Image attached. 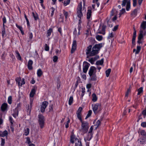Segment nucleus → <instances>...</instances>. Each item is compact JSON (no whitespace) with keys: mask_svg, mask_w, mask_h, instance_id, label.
<instances>
[{"mask_svg":"<svg viewBox=\"0 0 146 146\" xmlns=\"http://www.w3.org/2000/svg\"><path fill=\"white\" fill-rule=\"evenodd\" d=\"M102 46V43L96 44L93 47L91 51L92 46L90 45L87 47V49L86 50V54L87 55L89 54V56H94L98 53V51Z\"/></svg>","mask_w":146,"mask_h":146,"instance_id":"1","label":"nucleus"},{"mask_svg":"<svg viewBox=\"0 0 146 146\" xmlns=\"http://www.w3.org/2000/svg\"><path fill=\"white\" fill-rule=\"evenodd\" d=\"M81 122L82 123L81 128L80 130V131L84 133H86L89 127L88 123L87 121H83Z\"/></svg>","mask_w":146,"mask_h":146,"instance_id":"2","label":"nucleus"},{"mask_svg":"<svg viewBox=\"0 0 146 146\" xmlns=\"http://www.w3.org/2000/svg\"><path fill=\"white\" fill-rule=\"evenodd\" d=\"M126 5V10L128 11L130 8V0H123L121 5L122 7H125Z\"/></svg>","mask_w":146,"mask_h":146,"instance_id":"3","label":"nucleus"},{"mask_svg":"<svg viewBox=\"0 0 146 146\" xmlns=\"http://www.w3.org/2000/svg\"><path fill=\"white\" fill-rule=\"evenodd\" d=\"M92 107L93 111L95 114L98 113L101 110V104L99 103H96L94 105H92Z\"/></svg>","mask_w":146,"mask_h":146,"instance_id":"4","label":"nucleus"},{"mask_svg":"<svg viewBox=\"0 0 146 146\" xmlns=\"http://www.w3.org/2000/svg\"><path fill=\"white\" fill-rule=\"evenodd\" d=\"M80 4L78 5L77 8V15L79 18H81L83 16V14L82 11V3H80Z\"/></svg>","mask_w":146,"mask_h":146,"instance_id":"5","label":"nucleus"},{"mask_svg":"<svg viewBox=\"0 0 146 146\" xmlns=\"http://www.w3.org/2000/svg\"><path fill=\"white\" fill-rule=\"evenodd\" d=\"M38 117L39 124L41 128H42L43 126L44 122V117L41 115H39Z\"/></svg>","mask_w":146,"mask_h":146,"instance_id":"6","label":"nucleus"},{"mask_svg":"<svg viewBox=\"0 0 146 146\" xmlns=\"http://www.w3.org/2000/svg\"><path fill=\"white\" fill-rule=\"evenodd\" d=\"M48 103L47 101H44L42 102L40 108V111L42 113L44 112L45 108L48 105Z\"/></svg>","mask_w":146,"mask_h":146,"instance_id":"7","label":"nucleus"},{"mask_svg":"<svg viewBox=\"0 0 146 146\" xmlns=\"http://www.w3.org/2000/svg\"><path fill=\"white\" fill-rule=\"evenodd\" d=\"M90 64L86 62L85 61L83 63V72L84 73H86Z\"/></svg>","mask_w":146,"mask_h":146,"instance_id":"8","label":"nucleus"},{"mask_svg":"<svg viewBox=\"0 0 146 146\" xmlns=\"http://www.w3.org/2000/svg\"><path fill=\"white\" fill-rule=\"evenodd\" d=\"M96 68L94 66H91L89 71L88 74L90 76H91L92 75H93V74H94V73H96Z\"/></svg>","mask_w":146,"mask_h":146,"instance_id":"9","label":"nucleus"},{"mask_svg":"<svg viewBox=\"0 0 146 146\" xmlns=\"http://www.w3.org/2000/svg\"><path fill=\"white\" fill-rule=\"evenodd\" d=\"M76 40L73 41L72 46L71 49V53H73L76 49Z\"/></svg>","mask_w":146,"mask_h":146,"instance_id":"10","label":"nucleus"},{"mask_svg":"<svg viewBox=\"0 0 146 146\" xmlns=\"http://www.w3.org/2000/svg\"><path fill=\"white\" fill-rule=\"evenodd\" d=\"M92 133H88L87 136L84 139L85 141L86 142V141H90L92 138Z\"/></svg>","mask_w":146,"mask_h":146,"instance_id":"11","label":"nucleus"},{"mask_svg":"<svg viewBox=\"0 0 146 146\" xmlns=\"http://www.w3.org/2000/svg\"><path fill=\"white\" fill-rule=\"evenodd\" d=\"M33 61L31 60H29L28 62L27 65L28 68L29 70H31L32 69L33 67H32V65L33 64Z\"/></svg>","mask_w":146,"mask_h":146,"instance_id":"12","label":"nucleus"},{"mask_svg":"<svg viewBox=\"0 0 146 146\" xmlns=\"http://www.w3.org/2000/svg\"><path fill=\"white\" fill-rule=\"evenodd\" d=\"M7 104L6 103H4L2 104L1 108L2 111H4L7 110Z\"/></svg>","mask_w":146,"mask_h":146,"instance_id":"13","label":"nucleus"},{"mask_svg":"<svg viewBox=\"0 0 146 146\" xmlns=\"http://www.w3.org/2000/svg\"><path fill=\"white\" fill-rule=\"evenodd\" d=\"M140 144H143L145 141V138L144 137H142L138 140Z\"/></svg>","mask_w":146,"mask_h":146,"instance_id":"14","label":"nucleus"},{"mask_svg":"<svg viewBox=\"0 0 146 146\" xmlns=\"http://www.w3.org/2000/svg\"><path fill=\"white\" fill-rule=\"evenodd\" d=\"M75 146H82L81 141H80L78 139H75Z\"/></svg>","mask_w":146,"mask_h":146,"instance_id":"15","label":"nucleus"},{"mask_svg":"<svg viewBox=\"0 0 146 146\" xmlns=\"http://www.w3.org/2000/svg\"><path fill=\"white\" fill-rule=\"evenodd\" d=\"M106 26L104 25H103L102 26V29L101 32H99L98 33L101 34L103 35H104L105 34V29L106 28Z\"/></svg>","mask_w":146,"mask_h":146,"instance_id":"16","label":"nucleus"},{"mask_svg":"<svg viewBox=\"0 0 146 146\" xmlns=\"http://www.w3.org/2000/svg\"><path fill=\"white\" fill-rule=\"evenodd\" d=\"M137 9H135L132 12L131 15L133 17H135L137 15Z\"/></svg>","mask_w":146,"mask_h":146,"instance_id":"17","label":"nucleus"},{"mask_svg":"<svg viewBox=\"0 0 146 146\" xmlns=\"http://www.w3.org/2000/svg\"><path fill=\"white\" fill-rule=\"evenodd\" d=\"M35 94V88L32 89L30 93V96L31 97H33Z\"/></svg>","mask_w":146,"mask_h":146,"instance_id":"18","label":"nucleus"},{"mask_svg":"<svg viewBox=\"0 0 146 146\" xmlns=\"http://www.w3.org/2000/svg\"><path fill=\"white\" fill-rule=\"evenodd\" d=\"M92 11L90 9H88L87 14V18L89 19L91 17V15Z\"/></svg>","mask_w":146,"mask_h":146,"instance_id":"19","label":"nucleus"},{"mask_svg":"<svg viewBox=\"0 0 146 146\" xmlns=\"http://www.w3.org/2000/svg\"><path fill=\"white\" fill-rule=\"evenodd\" d=\"M140 27L141 29H146V21H143L142 22L141 25Z\"/></svg>","mask_w":146,"mask_h":146,"instance_id":"20","label":"nucleus"},{"mask_svg":"<svg viewBox=\"0 0 146 146\" xmlns=\"http://www.w3.org/2000/svg\"><path fill=\"white\" fill-rule=\"evenodd\" d=\"M32 108H31V106H29V104L28 105L27 107V114L28 115H30L31 113Z\"/></svg>","mask_w":146,"mask_h":146,"instance_id":"21","label":"nucleus"},{"mask_svg":"<svg viewBox=\"0 0 146 146\" xmlns=\"http://www.w3.org/2000/svg\"><path fill=\"white\" fill-rule=\"evenodd\" d=\"M15 52L16 54V57L17 58V59L19 60H21V58L19 52L18 51L16 50L15 51Z\"/></svg>","mask_w":146,"mask_h":146,"instance_id":"22","label":"nucleus"},{"mask_svg":"<svg viewBox=\"0 0 146 146\" xmlns=\"http://www.w3.org/2000/svg\"><path fill=\"white\" fill-rule=\"evenodd\" d=\"M8 134V132L7 130H5L3 132H1L0 135L1 137H3L6 136Z\"/></svg>","mask_w":146,"mask_h":146,"instance_id":"23","label":"nucleus"},{"mask_svg":"<svg viewBox=\"0 0 146 146\" xmlns=\"http://www.w3.org/2000/svg\"><path fill=\"white\" fill-rule=\"evenodd\" d=\"M43 72L41 69H39L37 70V76L39 77H40L42 75Z\"/></svg>","mask_w":146,"mask_h":146,"instance_id":"24","label":"nucleus"},{"mask_svg":"<svg viewBox=\"0 0 146 146\" xmlns=\"http://www.w3.org/2000/svg\"><path fill=\"white\" fill-rule=\"evenodd\" d=\"M140 33L143 34L144 36L145 35L146 33V29H143L141 28L140 31Z\"/></svg>","mask_w":146,"mask_h":146,"instance_id":"25","label":"nucleus"},{"mask_svg":"<svg viewBox=\"0 0 146 146\" xmlns=\"http://www.w3.org/2000/svg\"><path fill=\"white\" fill-rule=\"evenodd\" d=\"M32 13L33 16L35 20L36 21L39 19L38 15L36 13H35L34 12H33Z\"/></svg>","mask_w":146,"mask_h":146,"instance_id":"26","label":"nucleus"},{"mask_svg":"<svg viewBox=\"0 0 146 146\" xmlns=\"http://www.w3.org/2000/svg\"><path fill=\"white\" fill-rule=\"evenodd\" d=\"M103 63L104 60L103 59H102L100 60L97 61L96 62V64L97 65H102L103 64Z\"/></svg>","mask_w":146,"mask_h":146,"instance_id":"27","label":"nucleus"},{"mask_svg":"<svg viewBox=\"0 0 146 146\" xmlns=\"http://www.w3.org/2000/svg\"><path fill=\"white\" fill-rule=\"evenodd\" d=\"M92 100L94 102H96L97 99V97L96 96L95 94H92Z\"/></svg>","mask_w":146,"mask_h":146,"instance_id":"28","label":"nucleus"},{"mask_svg":"<svg viewBox=\"0 0 146 146\" xmlns=\"http://www.w3.org/2000/svg\"><path fill=\"white\" fill-rule=\"evenodd\" d=\"M91 77V80L93 81H95L96 80L97 77L96 75V73L93 74L91 76H90Z\"/></svg>","mask_w":146,"mask_h":146,"instance_id":"29","label":"nucleus"},{"mask_svg":"<svg viewBox=\"0 0 146 146\" xmlns=\"http://www.w3.org/2000/svg\"><path fill=\"white\" fill-rule=\"evenodd\" d=\"M52 32V29L51 28H50L47 31V36L48 37L50 36Z\"/></svg>","mask_w":146,"mask_h":146,"instance_id":"30","label":"nucleus"},{"mask_svg":"<svg viewBox=\"0 0 146 146\" xmlns=\"http://www.w3.org/2000/svg\"><path fill=\"white\" fill-rule=\"evenodd\" d=\"M95 57L89 59L88 61L92 64H93L94 63V61L96 60Z\"/></svg>","mask_w":146,"mask_h":146,"instance_id":"31","label":"nucleus"},{"mask_svg":"<svg viewBox=\"0 0 146 146\" xmlns=\"http://www.w3.org/2000/svg\"><path fill=\"white\" fill-rule=\"evenodd\" d=\"M73 100V97L72 96H70L68 100V104L69 105H71L72 104Z\"/></svg>","mask_w":146,"mask_h":146,"instance_id":"32","label":"nucleus"},{"mask_svg":"<svg viewBox=\"0 0 146 146\" xmlns=\"http://www.w3.org/2000/svg\"><path fill=\"white\" fill-rule=\"evenodd\" d=\"M138 93L137 95H139L141 93H142L143 92V88L142 87H141L139 88L137 90Z\"/></svg>","mask_w":146,"mask_h":146,"instance_id":"33","label":"nucleus"},{"mask_svg":"<svg viewBox=\"0 0 146 146\" xmlns=\"http://www.w3.org/2000/svg\"><path fill=\"white\" fill-rule=\"evenodd\" d=\"M141 49V47L140 46H137V50L135 52L136 54H138L139 52Z\"/></svg>","mask_w":146,"mask_h":146,"instance_id":"34","label":"nucleus"},{"mask_svg":"<svg viewBox=\"0 0 146 146\" xmlns=\"http://www.w3.org/2000/svg\"><path fill=\"white\" fill-rule=\"evenodd\" d=\"M111 71V69L109 68L106 71V76L107 77H108L110 74Z\"/></svg>","mask_w":146,"mask_h":146,"instance_id":"35","label":"nucleus"},{"mask_svg":"<svg viewBox=\"0 0 146 146\" xmlns=\"http://www.w3.org/2000/svg\"><path fill=\"white\" fill-rule=\"evenodd\" d=\"M102 35H98L96 36V38L98 41H101L102 39Z\"/></svg>","mask_w":146,"mask_h":146,"instance_id":"36","label":"nucleus"},{"mask_svg":"<svg viewBox=\"0 0 146 146\" xmlns=\"http://www.w3.org/2000/svg\"><path fill=\"white\" fill-rule=\"evenodd\" d=\"M70 0H65L63 2L64 5V6H66L68 5L70 2Z\"/></svg>","mask_w":146,"mask_h":146,"instance_id":"37","label":"nucleus"},{"mask_svg":"<svg viewBox=\"0 0 146 146\" xmlns=\"http://www.w3.org/2000/svg\"><path fill=\"white\" fill-rule=\"evenodd\" d=\"M21 106V104L20 103H19L17 105V107L15 109V111H18L20 109Z\"/></svg>","mask_w":146,"mask_h":146,"instance_id":"38","label":"nucleus"},{"mask_svg":"<svg viewBox=\"0 0 146 146\" xmlns=\"http://www.w3.org/2000/svg\"><path fill=\"white\" fill-rule=\"evenodd\" d=\"M12 102V97L11 96H9L8 99V102L10 104H11Z\"/></svg>","mask_w":146,"mask_h":146,"instance_id":"39","label":"nucleus"},{"mask_svg":"<svg viewBox=\"0 0 146 146\" xmlns=\"http://www.w3.org/2000/svg\"><path fill=\"white\" fill-rule=\"evenodd\" d=\"M92 113V111L91 110H89L88 111L87 115H86L85 119H86L90 117Z\"/></svg>","mask_w":146,"mask_h":146,"instance_id":"40","label":"nucleus"},{"mask_svg":"<svg viewBox=\"0 0 146 146\" xmlns=\"http://www.w3.org/2000/svg\"><path fill=\"white\" fill-rule=\"evenodd\" d=\"M2 36L3 37L4 36L5 34V27H3L2 29V31H1Z\"/></svg>","mask_w":146,"mask_h":146,"instance_id":"41","label":"nucleus"},{"mask_svg":"<svg viewBox=\"0 0 146 146\" xmlns=\"http://www.w3.org/2000/svg\"><path fill=\"white\" fill-rule=\"evenodd\" d=\"M29 132V128H27L25 129V134L26 136L28 135Z\"/></svg>","mask_w":146,"mask_h":146,"instance_id":"42","label":"nucleus"},{"mask_svg":"<svg viewBox=\"0 0 146 146\" xmlns=\"http://www.w3.org/2000/svg\"><path fill=\"white\" fill-rule=\"evenodd\" d=\"M100 120H98L96 123V124L95 125V126H96V129L100 125Z\"/></svg>","mask_w":146,"mask_h":146,"instance_id":"43","label":"nucleus"},{"mask_svg":"<svg viewBox=\"0 0 146 146\" xmlns=\"http://www.w3.org/2000/svg\"><path fill=\"white\" fill-rule=\"evenodd\" d=\"M21 80V78H17L15 79V80L17 83H18L19 86H20V81Z\"/></svg>","mask_w":146,"mask_h":146,"instance_id":"44","label":"nucleus"},{"mask_svg":"<svg viewBox=\"0 0 146 146\" xmlns=\"http://www.w3.org/2000/svg\"><path fill=\"white\" fill-rule=\"evenodd\" d=\"M18 111H15V113L13 114V116L16 118L17 116H18Z\"/></svg>","mask_w":146,"mask_h":146,"instance_id":"45","label":"nucleus"},{"mask_svg":"<svg viewBox=\"0 0 146 146\" xmlns=\"http://www.w3.org/2000/svg\"><path fill=\"white\" fill-rule=\"evenodd\" d=\"M125 12V9L124 8H122L121 10L120 11V12L119 13L120 15V16L123 14Z\"/></svg>","mask_w":146,"mask_h":146,"instance_id":"46","label":"nucleus"},{"mask_svg":"<svg viewBox=\"0 0 146 146\" xmlns=\"http://www.w3.org/2000/svg\"><path fill=\"white\" fill-rule=\"evenodd\" d=\"M63 14L65 16L66 19L68 15V12L66 11H65L64 10H63Z\"/></svg>","mask_w":146,"mask_h":146,"instance_id":"47","label":"nucleus"},{"mask_svg":"<svg viewBox=\"0 0 146 146\" xmlns=\"http://www.w3.org/2000/svg\"><path fill=\"white\" fill-rule=\"evenodd\" d=\"M114 36V35L112 33H110L108 36V39H110L112 38H113Z\"/></svg>","mask_w":146,"mask_h":146,"instance_id":"48","label":"nucleus"},{"mask_svg":"<svg viewBox=\"0 0 146 146\" xmlns=\"http://www.w3.org/2000/svg\"><path fill=\"white\" fill-rule=\"evenodd\" d=\"M58 58L57 56H54L53 57V60L54 62H56L57 61Z\"/></svg>","mask_w":146,"mask_h":146,"instance_id":"49","label":"nucleus"},{"mask_svg":"<svg viewBox=\"0 0 146 146\" xmlns=\"http://www.w3.org/2000/svg\"><path fill=\"white\" fill-rule=\"evenodd\" d=\"M3 27H5V24L6 23V19L5 17H4L3 19Z\"/></svg>","mask_w":146,"mask_h":146,"instance_id":"50","label":"nucleus"},{"mask_svg":"<svg viewBox=\"0 0 146 146\" xmlns=\"http://www.w3.org/2000/svg\"><path fill=\"white\" fill-rule=\"evenodd\" d=\"M143 35L141 34V33H139L138 37V39L141 40L142 38L143 37Z\"/></svg>","mask_w":146,"mask_h":146,"instance_id":"51","label":"nucleus"},{"mask_svg":"<svg viewBox=\"0 0 146 146\" xmlns=\"http://www.w3.org/2000/svg\"><path fill=\"white\" fill-rule=\"evenodd\" d=\"M1 145L3 146L4 145L5 143V140L2 138H1Z\"/></svg>","mask_w":146,"mask_h":146,"instance_id":"52","label":"nucleus"},{"mask_svg":"<svg viewBox=\"0 0 146 146\" xmlns=\"http://www.w3.org/2000/svg\"><path fill=\"white\" fill-rule=\"evenodd\" d=\"M45 50L47 51H48L49 50V47L46 44H45Z\"/></svg>","mask_w":146,"mask_h":146,"instance_id":"53","label":"nucleus"},{"mask_svg":"<svg viewBox=\"0 0 146 146\" xmlns=\"http://www.w3.org/2000/svg\"><path fill=\"white\" fill-rule=\"evenodd\" d=\"M51 9L52 10V12L51 14V17H52L53 16L54 14V12L55 10V9L53 7H52L51 8Z\"/></svg>","mask_w":146,"mask_h":146,"instance_id":"54","label":"nucleus"},{"mask_svg":"<svg viewBox=\"0 0 146 146\" xmlns=\"http://www.w3.org/2000/svg\"><path fill=\"white\" fill-rule=\"evenodd\" d=\"M27 141H26V143H27L28 144H29L31 143V141L30 140V139L29 137H27L26 138Z\"/></svg>","mask_w":146,"mask_h":146,"instance_id":"55","label":"nucleus"},{"mask_svg":"<svg viewBox=\"0 0 146 146\" xmlns=\"http://www.w3.org/2000/svg\"><path fill=\"white\" fill-rule=\"evenodd\" d=\"M136 37L135 36H133L132 40V44H133L135 45V39Z\"/></svg>","mask_w":146,"mask_h":146,"instance_id":"56","label":"nucleus"},{"mask_svg":"<svg viewBox=\"0 0 146 146\" xmlns=\"http://www.w3.org/2000/svg\"><path fill=\"white\" fill-rule=\"evenodd\" d=\"M141 134L142 135H144L146 136V133L145 132V130H142L141 132Z\"/></svg>","mask_w":146,"mask_h":146,"instance_id":"57","label":"nucleus"},{"mask_svg":"<svg viewBox=\"0 0 146 146\" xmlns=\"http://www.w3.org/2000/svg\"><path fill=\"white\" fill-rule=\"evenodd\" d=\"M77 117L78 119L81 122L83 121L82 119L81 114L77 115Z\"/></svg>","mask_w":146,"mask_h":146,"instance_id":"58","label":"nucleus"},{"mask_svg":"<svg viewBox=\"0 0 146 146\" xmlns=\"http://www.w3.org/2000/svg\"><path fill=\"white\" fill-rule=\"evenodd\" d=\"M130 89H127V92H126L125 94V97H127L128 94L129 92H130Z\"/></svg>","mask_w":146,"mask_h":146,"instance_id":"59","label":"nucleus"},{"mask_svg":"<svg viewBox=\"0 0 146 146\" xmlns=\"http://www.w3.org/2000/svg\"><path fill=\"white\" fill-rule=\"evenodd\" d=\"M118 25H116L112 29V31H115L118 28Z\"/></svg>","mask_w":146,"mask_h":146,"instance_id":"60","label":"nucleus"},{"mask_svg":"<svg viewBox=\"0 0 146 146\" xmlns=\"http://www.w3.org/2000/svg\"><path fill=\"white\" fill-rule=\"evenodd\" d=\"M74 139L72 137H71L70 142L72 143H73L74 142H75V139Z\"/></svg>","mask_w":146,"mask_h":146,"instance_id":"61","label":"nucleus"},{"mask_svg":"<svg viewBox=\"0 0 146 146\" xmlns=\"http://www.w3.org/2000/svg\"><path fill=\"white\" fill-rule=\"evenodd\" d=\"M9 120L10 121L11 125L13 124V120L12 117L11 116H10L9 117Z\"/></svg>","mask_w":146,"mask_h":146,"instance_id":"62","label":"nucleus"},{"mask_svg":"<svg viewBox=\"0 0 146 146\" xmlns=\"http://www.w3.org/2000/svg\"><path fill=\"white\" fill-rule=\"evenodd\" d=\"M81 75L82 76V78L84 80H86V76L85 74L82 73L81 74Z\"/></svg>","mask_w":146,"mask_h":146,"instance_id":"63","label":"nucleus"},{"mask_svg":"<svg viewBox=\"0 0 146 146\" xmlns=\"http://www.w3.org/2000/svg\"><path fill=\"white\" fill-rule=\"evenodd\" d=\"M137 0H133V5L135 7L136 5Z\"/></svg>","mask_w":146,"mask_h":146,"instance_id":"64","label":"nucleus"}]
</instances>
